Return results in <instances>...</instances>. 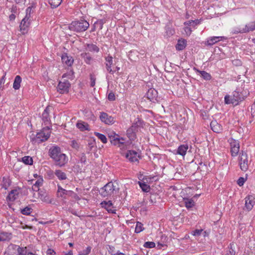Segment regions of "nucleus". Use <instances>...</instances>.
I'll use <instances>...</instances> for the list:
<instances>
[{"label":"nucleus","instance_id":"nucleus-1","mask_svg":"<svg viewBox=\"0 0 255 255\" xmlns=\"http://www.w3.org/2000/svg\"><path fill=\"white\" fill-rule=\"evenodd\" d=\"M49 154L55 164L60 167L64 166L68 161V157L61 152L60 148L58 146L51 147L49 149Z\"/></svg>","mask_w":255,"mask_h":255},{"label":"nucleus","instance_id":"nucleus-2","mask_svg":"<svg viewBox=\"0 0 255 255\" xmlns=\"http://www.w3.org/2000/svg\"><path fill=\"white\" fill-rule=\"evenodd\" d=\"M89 23L84 19H80L78 21H74L69 25L70 30L81 32L86 31L89 27Z\"/></svg>","mask_w":255,"mask_h":255},{"label":"nucleus","instance_id":"nucleus-3","mask_svg":"<svg viewBox=\"0 0 255 255\" xmlns=\"http://www.w3.org/2000/svg\"><path fill=\"white\" fill-rule=\"evenodd\" d=\"M118 191V188L114 185L112 182H109L99 191L100 194L104 197H108L116 194Z\"/></svg>","mask_w":255,"mask_h":255},{"label":"nucleus","instance_id":"nucleus-4","mask_svg":"<svg viewBox=\"0 0 255 255\" xmlns=\"http://www.w3.org/2000/svg\"><path fill=\"white\" fill-rule=\"evenodd\" d=\"M31 8L28 7L26 9V15L22 20L19 27L20 30L21 31L22 34H24L27 31V28L30 24V12Z\"/></svg>","mask_w":255,"mask_h":255},{"label":"nucleus","instance_id":"nucleus-5","mask_svg":"<svg viewBox=\"0 0 255 255\" xmlns=\"http://www.w3.org/2000/svg\"><path fill=\"white\" fill-rule=\"evenodd\" d=\"M112 134L109 135L111 139V142L114 145L118 146L121 149L125 147L126 144L125 143V139L123 137H120L118 134L113 133Z\"/></svg>","mask_w":255,"mask_h":255},{"label":"nucleus","instance_id":"nucleus-6","mask_svg":"<svg viewBox=\"0 0 255 255\" xmlns=\"http://www.w3.org/2000/svg\"><path fill=\"white\" fill-rule=\"evenodd\" d=\"M51 133L50 128L48 126L43 128L42 130L36 134V139L40 142L48 139Z\"/></svg>","mask_w":255,"mask_h":255},{"label":"nucleus","instance_id":"nucleus-7","mask_svg":"<svg viewBox=\"0 0 255 255\" xmlns=\"http://www.w3.org/2000/svg\"><path fill=\"white\" fill-rule=\"evenodd\" d=\"M239 165L242 171H246L248 169V157L247 153L242 152L239 156Z\"/></svg>","mask_w":255,"mask_h":255},{"label":"nucleus","instance_id":"nucleus-8","mask_svg":"<svg viewBox=\"0 0 255 255\" xmlns=\"http://www.w3.org/2000/svg\"><path fill=\"white\" fill-rule=\"evenodd\" d=\"M125 157L130 162H139L140 158L139 154L135 150H128L125 154Z\"/></svg>","mask_w":255,"mask_h":255},{"label":"nucleus","instance_id":"nucleus-9","mask_svg":"<svg viewBox=\"0 0 255 255\" xmlns=\"http://www.w3.org/2000/svg\"><path fill=\"white\" fill-rule=\"evenodd\" d=\"M70 84L68 81L64 80L63 82L60 81L57 86V91L61 94L67 93L69 91Z\"/></svg>","mask_w":255,"mask_h":255},{"label":"nucleus","instance_id":"nucleus-10","mask_svg":"<svg viewBox=\"0 0 255 255\" xmlns=\"http://www.w3.org/2000/svg\"><path fill=\"white\" fill-rule=\"evenodd\" d=\"M245 208L248 211H251L255 205V195H250L245 198Z\"/></svg>","mask_w":255,"mask_h":255},{"label":"nucleus","instance_id":"nucleus-11","mask_svg":"<svg viewBox=\"0 0 255 255\" xmlns=\"http://www.w3.org/2000/svg\"><path fill=\"white\" fill-rule=\"evenodd\" d=\"M100 119L102 122L107 125H112L115 122L114 117L104 112L101 113Z\"/></svg>","mask_w":255,"mask_h":255},{"label":"nucleus","instance_id":"nucleus-12","mask_svg":"<svg viewBox=\"0 0 255 255\" xmlns=\"http://www.w3.org/2000/svg\"><path fill=\"white\" fill-rule=\"evenodd\" d=\"M158 93L157 91L153 88H150L146 93V97L150 101L155 103L157 98Z\"/></svg>","mask_w":255,"mask_h":255},{"label":"nucleus","instance_id":"nucleus-13","mask_svg":"<svg viewBox=\"0 0 255 255\" xmlns=\"http://www.w3.org/2000/svg\"><path fill=\"white\" fill-rule=\"evenodd\" d=\"M9 250H12L16 251L17 252V255H27L26 251V248L20 247L19 246L10 244L8 247Z\"/></svg>","mask_w":255,"mask_h":255},{"label":"nucleus","instance_id":"nucleus-14","mask_svg":"<svg viewBox=\"0 0 255 255\" xmlns=\"http://www.w3.org/2000/svg\"><path fill=\"white\" fill-rule=\"evenodd\" d=\"M224 38L223 36H211L207 39L205 44L207 46H212L215 43L222 40Z\"/></svg>","mask_w":255,"mask_h":255},{"label":"nucleus","instance_id":"nucleus-15","mask_svg":"<svg viewBox=\"0 0 255 255\" xmlns=\"http://www.w3.org/2000/svg\"><path fill=\"white\" fill-rule=\"evenodd\" d=\"M50 109L51 108L49 107H47L42 115V119L45 125H48L50 124V119L49 117Z\"/></svg>","mask_w":255,"mask_h":255},{"label":"nucleus","instance_id":"nucleus-16","mask_svg":"<svg viewBox=\"0 0 255 255\" xmlns=\"http://www.w3.org/2000/svg\"><path fill=\"white\" fill-rule=\"evenodd\" d=\"M102 11L101 14H103L104 16V18H102V19H98L94 23V27H99V29L100 30L102 29V28L103 27L104 24L107 21V20H106L107 16H106V12L105 11Z\"/></svg>","mask_w":255,"mask_h":255},{"label":"nucleus","instance_id":"nucleus-17","mask_svg":"<svg viewBox=\"0 0 255 255\" xmlns=\"http://www.w3.org/2000/svg\"><path fill=\"white\" fill-rule=\"evenodd\" d=\"M101 204L102 207L106 209L109 213H116V210L113 209V204L111 201H104Z\"/></svg>","mask_w":255,"mask_h":255},{"label":"nucleus","instance_id":"nucleus-18","mask_svg":"<svg viewBox=\"0 0 255 255\" xmlns=\"http://www.w3.org/2000/svg\"><path fill=\"white\" fill-rule=\"evenodd\" d=\"M71 190H66L63 188L60 185H57V195L58 196L62 198H66V196L70 195Z\"/></svg>","mask_w":255,"mask_h":255},{"label":"nucleus","instance_id":"nucleus-19","mask_svg":"<svg viewBox=\"0 0 255 255\" xmlns=\"http://www.w3.org/2000/svg\"><path fill=\"white\" fill-rule=\"evenodd\" d=\"M113 64V57L111 56H108L106 57V67L107 70L111 74H114L115 70L112 69V65Z\"/></svg>","mask_w":255,"mask_h":255},{"label":"nucleus","instance_id":"nucleus-20","mask_svg":"<svg viewBox=\"0 0 255 255\" xmlns=\"http://www.w3.org/2000/svg\"><path fill=\"white\" fill-rule=\"evenodd\" d=\"M84 47L86 51L92 53H98L100 50L99 48L96 45L93 43L86 44Z\"/></svg>","mask_w":255,"mask_h":255},{"label":"nucleus","instance_id":"nucleus-21","mask_svg":"<svg viewBox=\"0 0 255 255\" xmlns=\"http://www.w3.org/2000/svg\"><path fill=\"white\" fill-rule=\"evenodd\" d=\"M210 126L212 130L215 132L219 133L222 130V126L216 121H212L210 123Z\"/></svg>","mask_w":255,"mask_h":255},{"label":"nucleus","instance_id":"nucleus-22","mask_svg":"<svg viewBox=\"0 0 255 255\" xmlns=\"http://www.w3.org/2000/svg\"><path fill=\"white\" fill-rule=\"evenodd\" d=\"M61 60L63 63L66 64L67 66H70L73 63V59L72 57L68 56L66 54H64L61 57Z\"/></svg>","mask_w":255,"mask_h":255},{"label":"nucleus","instance_id":"nucleus-23","mask_svg":"<svg viewBox=\"0 0 255 255\" xmlns=\"http://www.w3.org/2000/svg\"><path fill=\"white\" fill-rule=\"evenodd\" d=\"M187 46V41L184 39H180L178 40L176 45V49L178 51L183 50Z\"/></svg>","mask_w":255,"mask_h":255},{"label":"nucleus","instance_id":"nucleus-24","mask_svg":"<svg viewBox=\"0 0 255 255\" xmlns=\"http://www.w3.org/2000/svg\"><path fill=\"white\" fill-rule=\"evenodd\" d=\"M231 32L232 34L246 33L244 25L232 28Z\"/></svg>","mask_w":255,"mask_h":255},{"label":"nucleus","instance_id":"nucleus-25","mask_svg":"<svg viewBox=\"0 0 255 255\" xmlns=\"http://www.w3.org/2000/svg\"><path fill=\"white\" fill-rule=\"evenodd\" d=\"M43 182V179L41 176L38 177V178L33 184L32 189L34 191H38L39 190V187L42 186Z\"/></svg>","mask_w":255,"mask_h":255},{"label":"nucleus","instance_id":"nucleus-26","mask_svg":"<svg viewBox=\"0 0 255 255\" xmlns=\"http://www.w3.org/2000/svg\"><path fill=\"white\" fill-rule=\"evenodd\" d=\"M237 245L234 243H231L228 247V251H227L226 254L228 255H236V249Z\"/></svg>","mask_w":255,"mask_h":255},{"label":"nucleus","instance_id":"nucleus-27","mask_svg":"<svg viewBox=\"0 0 255 255\" xmlns=\"http://www.w3.org/2000/svg\"><path fill=\"white\" fill-rule=\"evenodd\" d=\"M18 194V190L16 189L12 190L8 194L7 198L10 201H13L17 198Z\"/></svg>","mask_w":255,"mask_h":255},{"label":"nucleus","instance_id":"nucleus-28","mask_svg":"<svg viewBox=\"0 0 255 255\" xmlns=\"http://www.w3.org/2000/svg\"><path fill=\"white\" fill-rule=\"evenodd\" d=\"M246 33L255 30V21H251L244 25Z\"/></svg>","mask_w":255,"mask_h":255},{"label":"nucleus","instance_id":"nucleus-29","mask_svg":"<svg viewBox=\"0 0 255 255\" xmlns=\"http://www.w3.org/2000/svg\"><path fill=\"white\" fill-rule=\"evenodd\" d=\"M81 57L84 59V62L87 64H91L92 57L88 52H84L80 54Z\"/></svg>","mask_w":255,"mask_h":255},{"label":"nucleus","instance_id":"nucleus-30","mask_svg":"<svg viewBox=\"0 0 255 255\" xmlns=\"http://www.w3.org/2000/svg\"><path fill=\"white\" fill-rule=\"evenodd\" d=\"M188 149V146L185 144H182L180 145L177 151V153L178 154H180L182 156H184L187 152V149Z\"/></svg>","mask_w":255,"mask_h":255},{"label":"nucleus","instance_id":"nucleus-31","mask_svg":"<svg viewBox=\"0 0 255 255\" xmlns=\"http://www.w3.org/2000/svg\"><path fill=\"white\" fill-rule=\"evenodd\" d=\"M21 81V78L20 76H16L13 84V88L14 90H18L20 88Z\"/></svg>","mask_w":255,"mask_h":255},{"label":"nucleus","instance_id":"nucleus-32","mask_svg":"<svg viewBox=\"0 0 255 255\" xmlns=\"http://www.w3.org/2000/svg\"><path fill=\"white\" fill-rule=\"evenodd\" d=\"M194 70L200 74L201 77L205 80H210L211 79V75L205 71H200L195 68Z\"/></svg>","mask_w":255,"mask_h":255},{"label":"nucleus","instance_id":"nucleus-33","mask_svg":"<svg viewBox=\"0 0 255 255\" xmlns=\"http://www.w3.org/2000/svg\"><path fill=\"white\" fill-rule=\"evenodd\" d=\"M233 98L236 103L239 104V102L243 101L244 99V97L239 93V92L235 91L233 92Z\"/></svg>","mask_w":255,"mask_h":255},{"label":"nucleus","instance_id":"nucleus-34","mask_svg":"<svg viewBox=\"0 0 255 255\" xmlns=\"http://www.w3.org/2000/svg\"><path fill=\"white\" fill-rule=\"evenodd\" d=\"M77 127L81 131H84L89 129V125L85 122L80 121L76 124Z\"/></svg>","mask_w":255,"mask_h":255},{"label":"nucleus","instance_id":"nucleus-35","mask_svg":"<svg viewBox=\"0 0 255 255\" xmlns=\"http://www.w3.org/2000/svg\"><path fill=\"white\" fill-rule=\"evenodd\" d=\"M55 175L60 180H65L67 178L66 174L61 170H56Z\"/></svg>","mask_w":255,"mask_h":255},{"label":"nucleus","instance_id":"nucleus-36","mask_svg":"<svg viewBox=\"0 0 255 255\" xmlns=\"http://www.w3.org/2000/svg\"><path fill=\"white\" fill-rule=\"evenodd\" d=\"M184 202L185 207L188 209L192 208L195 205V202L192 199L184 198Z\"/></svg>","mask_w":255,"mask_h":255},{"label":"nucleus","instance_id":"nucleus-37","mask_svg":"<svg viewBox=\"0 0 255 255\" xmlns=\"http://www.w3.org/2000/svg\"><path fill=\"white\" fill-rule=\"evenodd\" d=\"M165 30L166 35L167 37H170L175 33L174 29L170 25H167L165 26Z\"/></svg>","mask_w":255,"mask_h":255},{"label":"nucleus","instance_id":"nucleus-38","mask_svg":"<svg viewBox=\"0 0 255 255\" xmlns=\"http://www.w3.org/2000/svg\"><path fill=\"white\" fill-rule=\"evenodd\" d=\"M62 0H48V2L52 8L57 7L61 3Z\"/></svg>","mask_w":255,"mask_h":255},{"label":"nucleus","instance_id":"nucleus-39","mask_svg":"<svg viewBox=\"0 0 255 255\" xmlns=\"http://www.w3.org/2000/svg\"><path fill=\"white\" fill-rule=\"evenodd\" d=\"M10 234L7 233H0V241H5L10 240Z\"/></svg>","mask_w":255,"mask_h":255},{"label":"nucleus","instance_id":"nucleus-40","mask_svg":"<svg viewBox=\"0 0 255 255\" xmlns=\"http://www.w3.org/2000/svg\"><path fill=\"white\" fill-rule=\"evenodd\" d=\"M138 184L143 191L147 192L149 191L150 186L145 182L139 181Z\"/></svg>","mask_w":255,"mask_h":255},{"label":"nucleus","instance_id":"nucleus-41","mask_svg":"<svg viewBox=\"0 0 255 255\" xmlns=\"http://www.w3.org/2000/svg\"><path fill=\"white\" fill-rule=\"evenodd\" d=\"M225 103L226 104H235V105H238V103H236L235 100L233 99V97H230L229 95H226L224 98Z\"/></svg>","mask_w":255,"mask_h":255},{"label":"nucleus","instance_id":"nucleus-42","mask_svg":"<svg viewBox=\"0 0 255 255\" xmlns=\"http://www.w3.org/2000/svg\"><path fill=\"white\" fill-rule=\"evenodd\" d=\"M22 161L23 163L27 165H32L33 163V159L29 156H25L22 158Z\"/></svg>","mask_w":255,"mask_h":255},{"label":"nucleus","instance_id":"nucleus-43","mask_svg":"<svg viewBox=\"0 0 255 255\" xmlns=\"http://www.w3.org/2000/svg\"><path fill=\"white\" fill-rule=\"evenodd\" d=\"M33 209L29 206H26L23 209H21L20 213L24 215H29L32 212Z\"/></svg>","mask_w":255,"mask_h":255},{"label":"nucleus","instance_id":"nucleus-44","mask_svg":"<svg viewBox=\"0 0 255 255\" xmlns=\"http://www.w3.org/2000/svg\"><path fill=\"white\" fill-rule=\"evenodd\" d=\"M95 135L101 140V141L104 143H106L107 142V139L106 136L102 133L99 132H95Z\"/></svg>","mask_w":255,"mask_h":255},{"label":"nucleus","instance_id":"nucleus-45","mask_svg":"<svg viewBox=\"0 0 255 255\" xmlns=\"http://www.w3.org/2000/svg\"><path fill=\"white\" fill-rule=\"evenodd\" d=\"M143 230L144 228L143 227V224L139 222H137L135 228V232L136 233H139L141 231H143Z\"/></svg>","mask_w":255,"mask_h":255},{"label":"nucleus","instance_id":"nucleus-46","mask_svg":"<svg viewBox=\"0 0 255 255\" xmlns=\"http://www.w3.org/2000/svg\"><path fill=\"white\" fill-rule=\"evenodd\" d=\"M66 78L69 79H73L74 78V72L70 70L68 71L67 73H64L62 75V78Z\"/></svg>","mask_w":255,"mask_h":255},{"label":"nucleus","instance_id":"nucleus-47","mask_svg":"<svg viewBox=\"0 0 255 255\" xmlns=\"http://www.w3.org/2000/svg\"><path fill=\"white\" fill-rule=\"evenodd\" d=\"M202 234H204V236H206V232L205 231H203L202 229H196L193 231L192 235L194 236H199Z\"/></svg>","mask_w":255,"mask_h":255},{"label":"nucleus","instance_id":"nucleus-48","mask_svg":"<svg viewBox=\"0 0 255 255\" xmlns=\"http://www.w3.org/2000/svg\"><path fill=\"white\" fill-rule=\"evenodd\" d=\"M91 251V247H88L85 250L79 253L78 255H88Z\"/></svg>","mask_w":255,"mask_h":255},{"label":"nucleus","instance_id":"nucleus-49","mask_svg":"<svg viewBox=\"0 0 255 255\" xmlns=\"http://www.w3.org/2000/svg\"><path fill=\"white\" fill-rule=\"evenodd\" d=\"M39 194V198L43 202H47V203H50V202H49L48 198L47 196V195L43 193L41 194L40 193Z\"/></svg>","mask_w":255,"mask_h":255},{"label":"nucleus","instance_id":"nucleus-50","mask_svg":"<svg viewBox=\"0 0 255 255\" xmlns=\"http://www.w3.org/2000/svg\"><path fill=\"white\" fill-rule=\"evenodd\" d=\"M240 150V147L238 148L235 147L234 148H231V155L233 157H235L237 155Z\"/></svg>","mask_w":255,"mask_h":255},{"label":"nucleus","instance_id":"nucleus-51","mask_svg":"<svg viewBox=\"0 0 255 255\" xmlns=\"http://www.w3.org/2000/svg\"><path fill=\"white\" fill-rule=\"evenodd\" d=\"M231 148H234L237 147L238 148L240 147L239 142L235 139H231L230 142Z\"/></svg>","mask_w":255,"mask_h":255},{"label":"nucleus","instance_id":"nucleus-52","mask_svg":"<svg viewBox=\"0 0 255 255\" xmlns=\"http://www.w3.org/2000/svg\"><path fill=\"white\" fill-rule=\"evenodd\" d=\"M143 246L146 248H153L155 247V244L152 242H146L144 244Z\"/></svg>","mask_w":255,"mask_h":255},{"label":"nucleus","instance_id":"nucleus-53","mask_svg":"<svg viewBox=\"0 0 255 255\" xmlns=\"http://www.w3.org/2000/svg\"><path fill=\"white\" fill-rule=\"evenodd\" d=\"M71 146L76 149H78L80 147L79 143L75 140H73L71 141Z\"/></svg>","mask_w":255,"mask_h":255},{"label":"nucleus","instance_id":"nucleus-54","mask_svg":"<svg viewBox=\"0 0 255 255\" xmlns=\"http://www.w3.org/2000/svg\"><path fill=\"white\" fill-rule=\"evenodd\" d=\"M69 196L72 197L73 199L77 201H79L81 199L80 197L76 193L71 190L70 192Z\"/></svg>","mask_w":255,"mask_h":255},{"label":"nucleus","instance_id":"nucleus-55","mask_svg":"<svg viewBox=\"0 0 255 255\" xmlns=\"http://www.w3.org/2000/svg\"><path fill=\"white\" fill-rule=\"evenodd\" d=\"M184 34H186L187 36H189L192 31L191 30V28L190 27L186 26L184 28Z\"/></svg>","mask_w":255,"mask_h":255},{"label":"nucleus","instance_id":"nucleus-56","mask_svg":"<svg viewBox=\"0 0 255 255\" xmlns=\"http://www.w3.org/2000/svg\"><path fill=\"white\" fill-rule=\"evenodd\" d=\"M80 161L81 163L85 164L86 162V156L84 153H82L80 156Z\"/></svg>","mask_w":255,"mask_h":255},{"label":"nucleus","instance_id":"nucleus-57","mask_svg":"<svg viewBox=\"0 0 255 255\" xmlns=\"http://www.w3.org/2000/svg\"><path fill=\"white\" fill-rule=\"evenodd\" d=\"M108 99L109 101H114L115 100V95L113 92H111L108 95Z\"/></svg>","mask_w":255,"mask_h":255},{"label":"nucleus","instance_id":"nucleus-58","mask_svg":"<svg viewBox=\"0 0 255 255\" xmlns=\"http://www.w3.org/2000/svg\"><path fill=\"white\" fill-rule=\"evenodd\" d=\"M91 86L93 87L95 85L96 77L94 75H90Z\"/></svg>","mask_w":255,"mask_h":255},{"label":"nucleus","instance_id":"nucleus-59","mask_svg":"<svg viewBox=\"0 0 255 255\" xmlns=\"http://www.w3.org/2000/svg\"><path fill=\"white\" fill-rule=\"evenodd\" d=\"M245 182V179L243 177H240L237 183L240 186H242L244 185Z\"/></svg>","mask_w":255,"mask_h":255},{"label":"nucleus","instance_id":"nucleus-60","mask_svg":"<svg viewBox=\"0 0 255 255\" xmlns=\"http://www.w3.org/2000/svg\"><path fill=\"white\" fill-rule=\"evenodd\" d=\"M184 24L186 26H188V27L192 26V27H193L194 22H193V20H189V21L185 22L184 23Z\"/></svg>","mask_w":255,"mask_h":255},{"label":"nucleus","instance_id":"nucleus-61","mask_svg":"<svg viewBox=\"0 0 255 255\" xmlns=\"http://www.w3.org/2000/svg\"><path fill=\"white\" fill-rule=\"evenodd\" d=\"M5 75L6 72L4 73V75L1 77V78L0 80V88L1 87L2 85H3L4 83Z\"/></svg>","mask_w":255,"mask_h":255},{"label":"nucleus","instance_id":"nucleus-62","mask_svg":"<svg viewBox=\"0 0 255 255\" xmlns=\"http://www.w3.org/2000/svg\"><path fill=\"white\" fill-rule=\"evenodd\" d=\"M46 253L47 255H55L56 254L54 250L51 249H48Z\"/></svg>","mask_w":255,"mask_h":255},{"label":"nucleus","instance_id":"nucleus-63","mask_svg":"<svg viewBox=\"0 0 255 255\" xmlns=\"http://www.w3.org/2000/svg\"><path fill=\"white\" fill-rule=\"evenodd\" d=\"M138 123H137V122H136V123H134L132 125V126L131 127V128L132 130L133 129H134L135 128L140 126V121L139 120H138Z\"/></svg>","mask_w":255,"mask_h":255},{"label":"nucleus","instance_id":"nucleus-64","mask_svg":"<svg viewBox=\"0 0 255 255\" xmlns=\"http://www.w3.org/2000/svg\"><path fill=\"white\" fill-rule=\"evenodd\" d=\"M193 22H194L193 27H194L196 25H197L200 23V20L196 19L195 20H193Z\"/></svg>","mask_w":255,"mask_h":255}]
</instances>
